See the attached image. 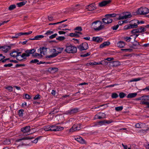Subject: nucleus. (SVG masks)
Wrapping results in <instances>:
<instances>
[{"label": "nucleus", "mask_w": 149, "mask_h": 149, "mask_svg": "<svg viewBox=\"0 0 149 149\" xmlns=\"http://www.w3.org/2000/svg\"><path fill=\"white\" fill-rule=\"evenodd\" d=\"M47 49V48L45 47H43L39 49L40 54L42 57L45 55L46 54Z\"/></svg>", "instance_id": "obj_17"}, {"label": "nucleus", "mask_w": 149, "mask_h": 149, "mask_svg": "<svg viewBox=\"0 0 149 149\" xmlns=\"http://www.w3.org/2000/svg\"><path fill=\"white\" fill-rule=\"evenodd\" d=\"M30 63H37V64H43L44 63L43 62H42V61H40V62H39V61L37 59H35L34 60H31Z\"/></svg>", "instance_id": "obj_28"}, {"label": "nucleus", "mask_w": 149, "mask_h": 149, "mask_svg": "<svg viewBox=\"0 0 149 149\" xmlns=\"http://www.w3.org/2000/svg\"><path fill=\"white\" fill-rule=\"evenodd\" d=\"M133 26H132L130 24L125 26H124V29L126 30L131 29L133 28V27H132Z\"/></svg>", "instance_id": "obj_35"}, {"label": "nucleus", "mask_w": 149, "mask_h": 149, "mask_svg": "<svg viewBox=\"0 0 149 149\" xmlns=\"http://www.w3.org/2000/svg\"><path fill=\"white\" fill-rule=\"evenodd\" d=\"M5 58V57L3 56L2 54H0V61H1L2 62L4 63L9 59V58H6L3 59Z\"/></svg>", "instance_id": "obj_31"}, {"label": "nucleus", "mask_w": 149, "mask_h": 149, "mask_svg": "<svg viewBox=\"0 0 149 149\" xmlns=\"http://www.w3.org/2000/svg\"><path fill=\"white\" fill-rule=\"evenodd\" d=\"M110 44V43L109 42H105L100 45V48H103L109 45Z\"/></svg>", "instance_id": "obj_24"}, {"label": "nucleus", "mask_w": 149, "mask_h": 149, "mask_svg": "<svg viewBox=\"0 0 149 149\" xmlns=\"http://www.w3.org/2000/svg\"><path fill=\"white\" fill-rule=\"evenodd\" d=\"M80 124L74 125L70 129V132H73L75 131L80 130Z\"/></svg>", "instance_id": "obj_13"}, {"label": "nucleus", "mask_w": 149, "mask_h": 149, "mask_svg": "<svg viewBox=\"0 0 149 149\" xmlns=\"http://www.w3.org/2000/svg\"><path fill=\"white\" fill-rule=\"evenodd\" d=\"M105 122H104V120L99 121L95 125L93 126H101L103 125H105Z\"/></svg>", "instance_id": "obj_32"}, {"label": "nucleus", "mask_w": 149, "mask_h": 149, "mask_svg": "<svg viewBox=\"0 0 149 149\" xmlns=\"http://www.w3.org/2000/svg\"><path fill=\"white\" fill-rule=\"evenodd\" d=\"M142 123H139L136 124L135 125V127L136 128H141Z\"/></svg>", "instance_id": "obj_49"}, {"label": "nucleus", "mask_w": 149, "mask_h": 149, "mask_svg": "<svg viewBox=\"0 0 149 149\" xmlns=\"http://www.w3.org/2000/svg\"><path fill=\"white\" fill-rule=\"evenodd\" d=\"M34 137L33 136H26V137H25L23 138H22V139H17L16 141V142H18L19 141H21L22 140H28V139H34Z\"/></svg>", "instance_id": "obj_23"}, {"label": "nucleus", "mask_w": 149, "mask_h": 149, "mask_svg": "<svg viewBox=\"0 0 149 149\" xmlns=\"http://www.w3.org/2000/svg\"><path fill=\"white\" fill-rule=\"evenodd\" d=\"M132 17V15L130 12H127L123 14V16H120L119 17V19H124L127 18H130Z\"/></svg>", "instance_id": "obj_11"}, {"label": "nucleus", "mask_w": 149, "mask_h": 149, "mask_svg": "<svg viewBox=\"0 0 149 149\" xmlns=\"http://www.w3.org/2000/svg\"><path fill=\"white\" fill-rule=\"evenodd\" d=\"M118 95L116 93H112L111 95V97L113 99H115L117 98Z\"/></svg>", "instance_id": "obj_41"}, {"label": "nucleus", "mask_w": 149, "mask_h": 149, "mask_svg": "<svg viewBox=\"0 0 149 149\" xmlns=\"http://www.w3.org/2000/svg\"><path fill=\"white\" fill-rule=\"evenodd\" d=\"M57 35V34L56 33H55L54 34H53L49 37V38L50 39H53L54 38H55L56 36Z\"/></svg>", "instance_id": "obj_60"}, {"label": "nucleus", "mask_w": 149, "mask_h": 149, "mask_svg": "<svg viewBox=\"0 0 149 149\" xmlns=\"http://www.w3.org/2000/svg\"><path fill=\"white\" fill-rule=\"evenodd\" d=\"M65 51L67 53H75L77 51L76 47L72 46L71 44L68 45L66 46Z\"/></svg>", "instance_id": "obj_2"}, {"label": "nucleus", "mask_w": 149, "mask_h": 149, "mask_svg": "<svg viewBox=\"0 0 149 149\" xmlns=\"http://www.w3.org/2000/svg\"><path fill=\"white\" fill-rule=\"evenodd\" d=\"M126 95V94L123 92H121L119 94V96L120 98H124Z\"/></svg>", "instance_id": "obj_40"}, {"label": "nucleus", "mask_w": 149, "mask_h": 149, "mask_svg": "<svg viewBox=\"0 0 149 149\" xmlns=\"http://www.w3.org/2000/svg\"><path fill=\"white\" fill-rule=\"evenodd\" d=\"M65 38L64 36H59L56 38V40L60 41L62 40L65 39Z\"/></svg>", "instance_id": "obj_55"}, {"label": "nucleus", "mask_w": 149, "mask_h": 149, "mask_svg": "<svg viewBox=\"0 0 149 149\" xmlns=\"http://www.w3.org/2000/svg\"><path fill=\"white\" fill-rule=\"evenodd\" d=\"M64 49V48L62 47H58L56 48V50L57 51V53L54 54H52L50 55L47 56V58H53L56 56L58 55L61 53L63 51Z\"/></svg>", "instance_id": "obj_6"}, {"label": "nucleus", "mask_w": 149, "mask_h": 149, "mask_svg": "<svg viewBox=\"0 0 149 149\" xmlns=\"http://www.w3.org/2000/svg\"><path fill=\"white\" fill-rule=\"evenodd\" d=\"M139 20L136 19H134L133 20H131L130 22V24L132 26H132L133 28H136L138 27V25L139 24Z\"/></svg>", "instance_id": "obj_14"}, {"label": "nucleus", "mask_w": 149, "mask_h": 149, "mask_svg": "<svg viewBox=\"0 0 149 149\" xmlns=\"http://www.w3.org/2000/svg\"><path fill=\"white\" fill-rule=\"evenodd\" d=\"M22 35H29L31 34L32 32L31 31H30L27 32H22Z\"/></svg>", "instance_id": "obj_56"}, {"label": "nucleus", "mask_w": 149, "mask_h": 149, "mask_svg": "<svg viewBox=\"0 0 149 149\" xmlns=\"http://www.w3.org/2000/svg\"><path fill=\"white\" fill-rule=\"evenodd\" d=\"M119 27L118 25L117 24L116 25L114 26L111 27V29H112L113 30H117Z\"/></svg>", "instance_id": "obj_61"}, {"label": "nucleus", "mask_w": 149, "mask_h": 149, "mask_svg": "<svg viewBox=\"0 0 149 149\" xmlns=\"http://www.w3.org/2000/svg\"><path fill=\"white\" fill-rule=\"evenodd\" d=\"M25 98L27 99H30L31 98V97L28 94H25L24 95Z\"/></svg>", "instance_id": "obj_63"}, {"label": "nucleus", "mask_w": 149, "mask_h": 149, "mask_svg": "<svg viewBox=\"0 0 149 149\" xmlns=\"http://www.w3.org/2000/svg\"><path fill=\"white\" fill-rule=\"evenodd\" d=\"M131 38L129 37H126L124 38V40L127 42H129L130 41Z\"/></svg>", "instance_id": "obj_52"}, {"label": "nucleus", "mask_w": 149, "mask_h": 149, "mask_svg": "<svg viewBox=\"0 0 149 149\" xmlns=\"http://www.w3.org/2000/svg\"><path fill=\"white\" fill-rule=\"evenodd\" d=\"M88 8L90 11H91L95 10L96 9L95 4L92 3L89 5L88 6Z\"/></svg>", "instance_id": "obj_25"}, {"label": "nucleus", "mask_w": 149, "mask_h": 149, "mask_svg": "<svg viewBox=\"0 0 149 149\" xmlns=\"http://www.w3.org/2000/svg\"><path fill=\"white\" fill-rule=\"evenodd\" d=\"M30 127L27 126L21 128V130L23 133H27L29 132L30 131Z\"/></svg>", "instance_id": "obj_15"}, {"label": "nucleus", "mask_w": 149, "mask_h": 149, "mask_svg": "<svg viewBox=\"0 0 149 149\" xmlns=\"http://www.w3.org/2000/svg\"><path fill=\"white\" fill-rule=\"evenodd\" d=\"M106 118V114L104 113L99 112L95 115L94 116L95 119H102Z\"/></svg>", "instance_id": "obj_9"}, {"label": "nucleus", "mask_w": 149, "mask_h": 149, "mask_svg": "<svg viewBox=\"0 0 149 149\" xmlns=\"http://www.w3.org/2000/svg\"><path fill=\"white\" fill-rule=\"evenodd\" d=\"M149 13V9L146 8L141 7L136 12L137 14L140 15H145Z\"/></svg>", "instance_id": "obj_4"}, {"label": "nucleus", "mask_w": 149, "mask_h": 149, "mask_svg": "<svg viewBox=\"0 0 149 149\" xmlns=\"http://www.w3.org/2000/svg\"><path fill=\"white\" fill-rule=\"evenodd\" d=\"M141 79V78H134L130 80V82H132L134 81H139Z\"/></svg>", "instance_id": "obj_43"}, {"label": "nucleus", "mask_w": 149, "mask_h": 149, "mask_svg": "<svg viewBox=\"0 0 149 149\" xmlns=\"http://www.w3.org/2000/svg\"><path fill=\"white\" fill-rule=\"evenodd\" d=\"M140 103L141 104L146 105L147 107L149 108V102L148 101H141Z\"/></svg>", "instance_id": "obj_37"}, {"label": "nucleus", "mask_w": 149, "mask_h": 149, "mask_svg": "<svg viewBox=\"0 0 149 149\" xmlns=\"http://www.w3.org/2000/svg\"><path fill=\"white\" fill-rule=\"evenodd\" d=\"M90 54L91 53L90 52H88L86 53V54L81 55V56L83 57H85L90 55Z\"/></svg>", "instance_id": "obj_53"}, {"label": "nucleus", "mask_w": 149, "mask_h": 149, "mask_svg": "<svg viewBox=\"0 0 149 149\" xmlns=\"http://www.w3.org/2000/svg\"><path fill=\"white\" fill-rule=\"evenodd\" d=\"M123 108V106H119L116 107L115 109L116 111H119L122 110Z\"/></svg>", "instance_id": "obj_46"}, {"label": "nucleus", "mask_w": 149, "mask_h": 149, "mask_svg": "<svg viewBox=\"0 0 149 149\" xmlns=\"http://www.w3.org/2000/svg\"><path fill=\"white\" fill-rule=\"evenodd\" d=\"M80 51H82L88 49V44L86 42L82 43L77 47Z\"/></svg>", "instance_id": "obj_7"}, {"label": "nucleus", "mask_w": 149, "mask_h": 149, "mask_svg": "<svg viewBox=\"0 0 149 149\" xmlns=\"http://www.w3.org/2000/svg\"><path fill=\"white\" fill-rule=\"evenodd\" d=\"M102 61L99 62H89L87 63V64L90 65H96L102 64Z\"/></svg>", "instance_id": "obj_30"}, {"label": "nucleus", "mask_w": 149, "mask_h": 149, "mask_svg": "<svg viewBox=\"0 0 149 149\" xmlns=\"http://www.w3.org/2000/svg\"><path fill=\"white\" fill-rule=\"evenodd\" d=\"M33 56L34 57H37L38 56L39 57H42L41 56V55L40 53L38 54L37 53H35L33 55Z\"/></svg>", "instance_id": "obj_64"}, {"label": "nucleus", "mask_w": 149, "mask_h": 149, "mask_svg": "<svg viewBox=\"0 0 149 149\" xmlns=\"http://www.w3.org/2000/svg\"><path fill=\"white\" fill-rule=\"evenodd\" d=\"M21 52H19L15 50H13L10 53V55L11 56L15 58L19 54H21Z\"/></svg>", "instance_id": "obj_18"}, {"label": "nucleus", "mask_w": 149, "mask_h": 149, "mask_svg": "<svg viewBox=\"0 0 149 149\" xmlns=\"http://www.w3.org/2000/svg\"><path fill=\"white\" fill-rule=\"evenodd\" d=\"M142 101H149V95H144L142 96Z\"/></svg>", "instance_id": "obj_33"}, {"label": "nucleus", "mask_w": 149, "mask_h": 149, "mask_svg": "<svg viewBox=\"0 0 149 149\" xmlns=\"http://www.w3.org/2000/svg\"><path fill=\"white\" fill-rule=\"evenodd\" d=\"M131 33L132 34H135L136 33H139L137 29H134L131 31Z\"/></svg>", "instance_id": "obj_62"}, {"label": "nucleus", "mask_w": 149, "mask_h": 149, "mask_svg": "<svg viewBox=\"0 0 149 149\" xmlns=\"http://www.w3.org/2000/svg\"><path fill=\"white\" fill-rule=\"evenodd\" d=\"M51 131L54 132L59 131L62 130L64 129V127L60 126H58L56 125H51Z\"/></svg>", "instance_id": "obj_5"}, {"label": "nucleus", "mask_w": 149, "mask_h": 149, "mask_svg": "<svg viewBox=\"0 0 149 149\" xmlns=\"http://www.w3.org/2000/svg\"><path fill=\"white\" fill-rule=\"evenodd\" d=\"M5 88L10 92H12L13 91V88L11 86L6 87H5Z\"/></svg>", "instance_id": "obj_48"}, {"label": "nucleus", "mask_w": 149, "mask_h": 149, "mask_svg": "<svg viewBox=\"0 0 149 149\" xmlns=\"http://www.w3.org/2000/svg\"><path fill=\"white\" fill-rule=\"evenodd\" d=\"M92 25L93 27L94 30L96 31H100L104 28V25L102 24V22L100 20H97L93 22Z\"/></svg>", "instance_id": "obj_1"}, {"label": "nucleus", "mask_w": 149, "mask_h": 149, "mask_svg": "<svg viewBox=\"0 0 149 149\" xmlns=\"http://www.w3.org/2000/svg\"><path fill=\"white\" fill-rule=\"evenodd\" d=\"M137 95V93H130L127 96L128 98H131L135 97Z\"/></svg>", "instance_id": "obj_29"}, {"label": "nucleus", "mask_w": 149, "mask_h": 149, "mask_svg": "<svg viewBox=\"0 0 149 149\" xmlns=\"http://www.w3.org/2000/svg\"><path fill=\"white\" fill-rule=\"evenodd\" d=\"M44 36L42 35H37L35 36L34 38H29L28 40H40L41 38H43Z\"/></svg>", "instance_id": "obj_22"}, {"label": "nucleus", "mask_w": 149, "mask_h": 149, "mask_svg": "<svg viewBox=\"0 0 149 149\" xmlns=\"http://www.w3.org/2000/svg\"><path fill=\"white\" fill-rule=\"evenodd\" d=\"M116 14L115 13L107 14V16H108L110 18H111L112 17H116Z\"/></svg>", "instance_id": "obj_45"}, {"label": "nucleus", "mask_w": 149, "mask_h": 149, "mask_svg": "<svg viewBox=\"0 0 149 149\" xmlns=\"http://www.w3.org/2000/svg\"><path fill=\"white\" fill-rule=\"evenodd\" d=\"M50 127V126L48 125L47 126L45 127L44 128V130L45 131H51V128Z\"/></svg>", "instance_id": "obj_50"}, {"label": "nucleus", "mask_w": 149, "mask_h": 149, "mask_svg": "<svg viewBox=\"0 0 149 149\" xmlns=\"http://www.w3.org/2000/svg\"><path fill=\"white\" fill-rule=\"evenodd\" d=\"M79 111V109L75 108L66 111V114L69 115H73Z\"/></svg>", "instance_id": "obj_10"}, {"label": "nucleus", "mask_w": 149, "mask_h": 149, "mask_svg": "<svg viewBox=\"0 0 149 149\" xmlns=\"http://www.w3.org/2000/svg\"><path fill=\"white\" fill-rule=\"evenodd\" d=\"M16 7V6L15 4H12L10 5L8 7V10H11L15 9Z\"/></svg>", "instance_id": "obj_39"}, {"label": "nucleus", "mask_w": 149, "mask_h": 149, "mask_svg": "<svg viewBox=\"0 0 149 149\" xmlns=\"http://www.w3.org/2000/svg\"><path fill=\"white\" fill-rule=\"evenodd\" d=\"M102 22L105 24H108L111 23L112 22V18H110L108 16L105 15V17L103 18L102 19Z\"/></svg>", "instance_id": "obj_8"}, {"label": "nucleus", "mask_w": 149, "mask_h": 149, "mask_svg": "<svg viewBox=\"0 0 149 149\" xmlns=\"http://www.w3.org/2000/svg\"><path fill=\"white\" fill-rule=\"evenodd\" d=\"M125 45V42L123 41H120L118 42L117 43V46L118 47L120 48H123Z\"/></svg>", "instance_id": "obj_27"}, {"label": "nucleus", "mask_w": 149, "mask_h": 149, "mask_svg": "<svg viewBox=\"0 0 149 149\" xmlns=\"http://www.w3.org/2000/svg\"><path fill=\"white\" fill-rule=\"evenodd\" d=\"M24 112V110L22 109H20L19 110L18 112V114L19 116L20 117L23 116Z\"/></svg>", "instance_id": "obj_38"}, {"label": "nucleus", "mask_w": 149, "mask_h": 149, "mask_svg": "<svg viewBox=\"0 0 149 149\" xmlns=\"http://www.w3.org/2000/svg\"><path fill=\"white\" fill-rule=\"evenodd\" d=\"M75 139L81 143L84 144L86 143L85 141L81 137L79 136V138H75Z\"/></svg>", "instance_id": "obj_21"}, {"label": "nucleus", "mask_w": 149, "mask_h": 149, "mask_svg": "<svg viewBox=\"0 0 149 149\" xmlns=\"http://www.w3.org/2000/svg\"><path fill=\"white\" fill-rule=\"evenodd\" d=\"M36 51L35 49L27 50L25 51V53H23L21 55V58L23 59H26L27 57L30 56V54H33Z\"/></svg>", "instance_id": "obj_3"}, {"label": "nucleus", "mask_w": 149, "mask_h": 149, "mask_svg": "<svg viewBox=\"0 0 149 149\" xmlns=\"http://www.w3.org/2000/svg\"><path fill=\"white\" fill-rule=\"evenodd\" d=\"M11 47L8 45L1 46L0 50L2 51L5 53H7L11 49Z\"/></svg>", "instance_id": "obj_12"}, {"label": "nucleus", "mask_w": 149, "mask_h": 149, "mask_svg": "<svg viewBox=\"0 0 149 149\" xmlns=\"http://www.w3.org/2000/svg\"><path fill=\"white\" fill-rule=\"evenodd\" d=\"M74 30H77L79 31H81L82 30V28L81 26L77 27L75 28Z\"/></svg>", "instance_id": "obj_58"}, {"label": "nucleus", "mask_w": 149, "mask_h": 149, "mask_svg": "<svg viewBox=\"0 0 149 149\" xmlns=\"http://www.w3.org/2000/svg\"><path fill=\"white\" fill-rule=\"evenodd\" d=\"M11 143L10 139H7L3 141V143L5 145H9Z\"/></svg>", "instance_id": "obj_36"}, {"label": "nucleus", "mask_w": 149, "mask_h": 149, "mask_svg": "<svg viewBox=\"0 0 149 149\" xmlns=\"http://www.w3.org/2000/svg\"><path fill=\"white\" fill-rule=\"evenodd\" d=\"M78 34H82V33L80 32L75 31L74 33H70L69 36L71 37H78L79 35Z\"/></svg>", "instance_id": "obj_20"}, {"label": "nucleus", "mask_w": 149, "mask_h": 149, "mask_svg": "<svg viewBox=\"0 0 149 149\" xmlns=\"http://www.w3.org/2000/svg\"><path fill=\"white\" fill-rule=\"evenodd\" d=\"M21 55L20 54H19L18 56L16 57V59L17 60L19 61H22L23 60V59L22 58H21Z\"/></svg>", "instance_id": "obj_59"}, {"label": "nucleus", "mask_w": 149, "mask_h": 149, "mask_svg": "<svg viewBox=\"0 0 149 149\" xmlns=\"http://www.w3.org/2000/svg\"><path fill=\"white\" fill-rule=\"evenodd\" d=\"M139 33H143L146 31V28L143 26H141L137 29Z\"/></svg>", "instance_id": "obj_26"}, {"label": "nucleus", "mask_w": 149, "mask_h": 149, "mask_svg": "<svg viewBox=\"0 0 149 149\" xmlns=\"http://www.w3.org/2000/svg\"><path fill=\"white\" fill-rule=\"evenodd\" d=\"M22 33L20 32L17 33H16L14 36H13L12 37V38H18L20 36H22Z\"/></svg>", "instance_id": "obj_42"}, {"label": "nucleus", "mask_w": 149, "mask_h": 149, "mask_svg": "<svg viewBox=\"0 0 149 149\" xmlns=\"http://www.w3.org/2000/svg\"><path fill=\"white\" fill-rule=\"evenodd\" d=\"M53 33V31L49 30L47 31V32L45 33V34L47 36H48Z\"/></svg>", "instance_id": "obj_51"}, {"label": "nucleus", "mask_w": 149, "mask_h": 149, "mask_svg": "<svg viewBox=\"0 0 149 149\" xmlns=\"http://www.w3.org/2000/svg\"><path fill=\"white\" fill-rule=\"evenodd\" d=\"M139 45V42H137V41H135L133 43L132 45V48H134V46H136L137 45Z\"/></svg>", "instance_id": "obj_54"}, {"label": "nucleus", "mask_w": 149, "mask_h": 149, "mask_svg": "<svg viewBox=\"0 0 149 149\" xmlns=\"http://www.w3.org/2000/svg\"><path fill=\"white\" fill-rule=\"evenodd\" d=\"M111 1V0H107L103 1L99 3V5L100 7H103L109 4Z\"/></svg>", "instance_id": "obj_16"}, {"label": "nucleus", "mask_w": 149, "mask_h": 149, "mask_svg": "<svg viewBox=\"0 0 149 149\" xmlns=\"http://www.w3.org/2000/svg\"><path fill=\"white\" fill-rule=\"evenodd\" d=\"M103 40V38L100 37H93L92 40L97 42H101Z\"/></svg>", "instance_id": "obj_19"}, {"label": "nucleus", "mask_w": 149, "mask_h": 149, "mask_svg": "<svg viewBox=\"0 0 149 149\" xmlns=\"http://www.w3.org/2000/svg\"><path fill=\"white\" fill-rule=\"evenodd\" d=\"M105 124H109L113 122L114 121L112 119H110L109 120H104Z\"/></svg>", "instance_id": "obj_47"}, {"label": "nucleus", "mask_w": 149, "mask_h": 149, "mask_svg": "<svg viewBox=\"0 0 149 149\" xmlns=\"http://www.w3.org/2000/svg\"><path fill=\"white\" fill-rule=\"evenodd\" d=\"M27 3L26 1H23L17 3V5L19 7H20L25 5Z\"/></svg>", "instance_id": "obj_34"}, {"label": "nucleus", "mask_w": 149, "mask_h": 149, "mask_svg": "<svg viewBox=\"0 0 149 149\" xmlns=\"http://www.w3.org/2000/svg\"><path fill=\"white\" fill-rule=\"evenodd\" d=\"M59 111L58 109H55L53 111H51L49 113V114H54L57 113Z\"/></svg>", "instance_id": "obj_44"}, {"label": "nucleus", "mask_w": 149, "mask_h": 149, "mask_svg": "<svg viewBox=\"0 0 149 149\" xmlns=\"http://www.w3.org/2000/svg\"><path fill=\"white\" fill-rule=\"evenodd\" d=\"M26 65L25 64H17L15 65V67L16 68H18L21 67H24Z\"/></svg>", "instance_id": "obj_57"}]
</instances>
